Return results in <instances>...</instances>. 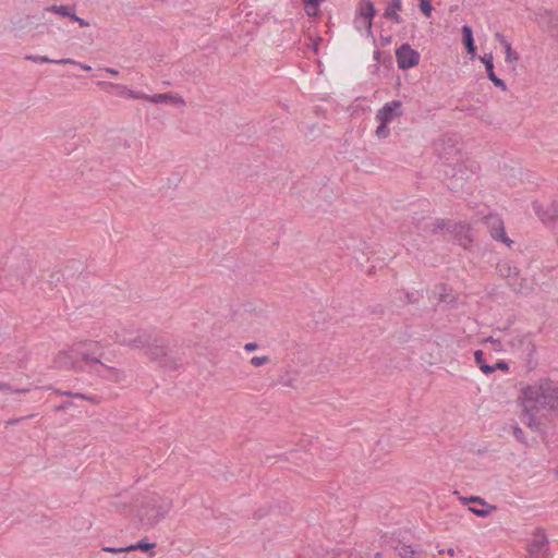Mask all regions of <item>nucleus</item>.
<instances>
[{
  "mask_svg": "<svg viewBox=\"0 0 558 558\" xmlns=\"http://www.w3.org/2000/svg\"><path fill=\"white\" fill-rule=\"evenodd\" d=\"M54 366L58 368L75 369L77 372H85V367L77 360L76 354L73 353V347L69 351L60 352L54 359Z\"/></svg>",
  "mask_w": 558,
  "mask_h": 558,
  "instance_id": "obj_12",
  "label": "nucleus"
},
{
  "mask_svg": "<svg viewBox=\"0 0 558 558\" xmlns=\"http://www.w3.org/2000/svg\"><path fill=\"white\" fill-rule=\"evenodd\" d=\"M33 272V260L23 250H13L5 262H0V276L11 277L25 283Z\"/></svg>",
  "mask_w": 558,
  "mask_h": 558,
  "instance_id": "obj_5",
  "label": "nucleus"
},
{
  "mask_svg": "<svg viewBox=\"0 0 558 558\" xmlns=\"http://www.w3.org/2000/svg\"><path fill=\"white\" fill-rule=\"evenodd\" d=\"M71 405H72V403H71V402H64L63 404L59 405V407L57 408V410H58V411H61V410H64L65 408L71 407Z\"/></svg>",
  "mask_w": 558,
  "mask_h": 558,
  "instance_id": "obj_52",
  "label": "nucleus"
},
{
  "mask_svg": "<svg viewBox=\"0 0 558 558\" xmlns=\"http://www.w3.org/2000/svg\"><path fill=\"white\" fill-rule=\"evenodd\" d=\"M25 417H17V418H11L7 422V424L9 425H14V424H17L20 423L22 420H24Z\"/></svg>",
  "mask_w": 558,
  "mask_h": 558,
  "instance_id": "obj_49",
  "label": "nucleus"
},
{
  "mask_svg": "<svg viewBox=\"0 0 558 558\" xmlns=\"http://www.w3.org/2000/svg\"><path fill=\"white\" fill-rule=\"evenodd\" d=\"M145 353L151 361L169 369H178L184 362V352L181 348H170L165 340L158 338H151Z\"/></svg>",
  "mask_w": 558,
  "mask_h": 558,
  "instance_id": "obj_4",
  "label": "nucleus"
},
{
  "mask_svg": "<svg viewBox=\"0 0 558 558\" xmlns=\"http://www.w3.org/2000/svg\"><path fill=\"white\" fill-rule=\"evenodd\" d=\"M258 343L256 342H248L244 345V350L247 351V352H252V351H255L258 349Z\"/></svg>",
  "mask_w": 558,
  "mask_h": 558,
  "instance_id": "obj_44",
  "label": "nucleus"
},
{
  "mask_svg": "<svg viewBox=\"0 0 558 558\" xmlns=\"http://www.w3.org/2000/svg\"><path fill=\"white\" fill-rule=\"evenodd\" d=\"M480 60L485 65L488 78L494 76V75H496L495 72H494V63H493V54L492 53H485L484 56H481Z\"/></svg>",
  "mask_w": 558,
  "mask_h": 558,
  "instance_id": "obj_26",
  "label": "nucleus"
},
{
  "mask_svg": "<svg viewBox=\"0 0 558 558\" xmlns=\"http://www.w3.org/2000/svg\"><path fill=\"white\" fill-rule=\"evenodd\" d=\"M53 62L60 63V64H76L77 65V62L73 59H60V60H53Z\"/></svg>",
  "mask_w": 558,
  "mask_h": 558,
  "instance_id": "obj_46",
  "label": "nucleus"
},
{
  "mask_svg": "<svg viewBox=\"0 0 558 558\" xmlns=\"http://www.w3.org/2000/svg\"><path fill=\"white\" fill-rule=\"evenodd\" d=\"M447 178V187L454 192H461L464 190V186L468 181V171L462 167H451L448 171H446Z\"/></svg>",
  "mask_w": 558,
  "mask_h": 558,
  "instance_id": "obj_9",
  "label": "nucleus"
},
{
  "mask_svg": "<svg viewBox=\"0 0 558 558\" xmlns=\"http://www.w3.org/2000/svg\"><path fill=\"white\" fill-rule=\"evenodd\" d=\"M59 281H60V274L59 272H53V274L50 275V280H49L50 284H57Z\"/></svg>",
  "mask_w": 558,
  "mask_h": 558,
  "instance_id": "obj_45",
  "label": "nucleus"
},
{
  "mask_svg": "<svg viewBox=\"0 0 558 558\" xmlns=\"http://www.w3.org/2000/svg\"><path fill=\"white\" fill-rule=\"evenodd\" d=\"M126 96L133 98V99H144V100H147L148 101V95L146 94H141V93H137L135 90H132V89H129L126 90Z\"/></svg>",
  "mask_w": 558,
  "mask_h": 558,
  "instance_id": "obj_37",
  "label": "nucleus"
},
{
  "mask_svg": "<svg viewBox=\"0 0 558 558\" xmlns=\"http://www.w3.org/2000/svg\"><path fill=\"white\" fill-rule=\"evenodd\" d=\"M405 298H407V301L409 303H413L414 302L413 299H412V294L411 293H407Z\"/></svg>",
  "mask_w": 558,
  "mask_h": 558,
  "instance_id": "obj_56",
  "label": "nucleus"
},
{
  "mask_svg": "<svg viewBox=\"0 0 558 558\" xmlns=\"http://www.w3.org/2000/svg\"><path fill=\"white\" fill-rule=\"evenodd\" d=\"M73 353L76 354L77 360L85 367V372L96 374L99 377H105L104 371L118 374V369L108 366L100 360L102 351L97 342L84 341L76 343L73 345Z\"/></svg>",
  "mask_w": 558,
  "mask_h": 558,
  "instance_id": "obj_3",
  "label": "nucleus"
},
{
  "mask_svg": "<svg viewBox=\"0 0 558 558\" xmlns=\"http://www.w3.org/2000/svg\"><path fill=\"white\" fill-rule=\"evenodd\" d=\"M513 436L520 442H524L525 441L524 433H523V430L519 426H514L513 427Z\"/></svg>",
  "mask_w": 558,
  "mask_h": 558,
  "instance_id": "obj_43",
  "label": "nucleus"
},
{
  "mask_svg": "<svg viewBox=\"0 0 558 558\" xmlns=\"http://www.w3.org/2000/svg\"><path fill=\"white\" fill-rule=\"evenodd\" d=\"M173 507L169 497L153 494L142 502L137 510V518L145 527H154L163 520Z\"/></svg>",
  "mask_w": 558,
  "mask_h": 558,
  "instance_id": "obj_2",
  "label": "nucleus"
},
{
  "mask_svg": "<svg viewBox=\"0 0 558 558\" xmlns=\"http://www.w3.org/2000/svg\"><path fill=\"white\" fill-rule=\"evenodd\" d=\"M375 558H381V553H377V554L375 555Z\"/></svg>",
  "mask_w": 558,
  "mask_h": 558,
  "instance_id": "obj_60",
  "label": "nucleus"
},
{
  "mask_svg": "<svg viewBox=\"0 0 558 558\" xmlns=\"http://www.w3.org/2000/svg\"><path fill=\"white\" fill-rule=\"evenodd\" d=\"M490 235L497 241H501L510 246L513 242L506 235L505 228L502 226L501 220L498 218L492 219V230Z\"/></svg>",
  "mask_w": 558,
  "mask_h": 558,
  "instance_id": "obj_18",
  "label": "nucleus"
},
{
  "mask_svg": "<svg viewBox=\"0 0 558 558\" xmlns=\"http://www.w3.org/2000/svg\"><path fill=\"white\" fill-rule=\"evenodd\" d=\"M379 125L377 126L376 129V135L379 137V138H386L390 131L389 129L387 128V124L388 123H384L383 121H379Z\"/></svg>",
  "mask_w": 558,
  "mask_h": 558,
  "instance_id": "obj_34",
  "label": "nucleus"
},
{
  "mask_svg": "<svg viewBox=\"0 0 558 558\" xmlns=\"http://www.w3.org/2000/svg\"><path fill=\"white\" fill-rule=\"evenodd\" d=\"M430 1L432 0H420V10L426 17H429L433 11Z\"/></svg>",
  "mask_w": 558,
  "mask_h": 558,
  "instance_id": "obj_32",
  "label": "nucleus"
},
{
  "mask_svg": "<svg viewBox=\"0 0 558 558\" xmlns=\"http://www.w3.org/2000/svg\"><path fill=\"white\" fill-rule=\"evenodd\" d=\"M521 421L531 428L538 429L543 410H558V388L548 380L527 386L523 390Z\"/></svg>",
  "mask_w": 558,
  "mask_h": 558,
  "instance_id": "obj_1",
  "label": "nucleus"
},
{
  "mask_svg": "<svg viewBox=\"0 0 558 558\" xmlns=\"http://www.w3.org/2000/svg\"><path fill=\"white\" fill-rule=\"evenodd\" d=\"M360 16L364 19L368 31L372 29V20L376 14L375 7L371 0H362L359 10Z\"/></svg>",
  "mask_w": 558,
  "mask_h": 558,
  "instance_id": "obj_17",
  "label": "nucleus"
},
{
  "mask_svg": "<svg viewBox=\"0 0 558 558\" xmlns=\"http://www.w3.org/2000/svg\"><path fill=\"white\" fill-rule=\"evenodd\" d=\"M402 9V0H391L384 12V17L391 20L396 24L402 23V17L398 14Z\"/></svg>",
  "mask_w": 558,
  "mask_h": 558,
  "instance_id": "obj_19",
  "label": "nucleus"
},
{
  "mask_svg": "<svg viewBox=\"0 0 558 558\" xmlns=\"http://www.w3.org/2000/svg\"><path fill=\"white\" fill-rule=\"evenodd\" d=\"M151 338L153 337L146 332H141L135 336H132L129 332H122L117 333L116 341L119 342L120 344L128 345L134 349L147 350Z\"/></svg>",
  "mask_w": 558,
  "mask_h": 558,
  "instance_id": "obj_10",
  "label": "nucleus"
},
{
  "mask_svg": "<svg viewBox=\"0 0 558 558\" xmlns=\"http://www.w3.org/2000/svg\"><path fill=\"white\" fill-rule=\"evenodd\" d=\"M104 70L107 72V73H110L112 75H117L119 72L113 69V68H104Z\"/></svg>",
  "mask_w": 558,
  "mask_h": 558,
  "instance_id": "obj_50",
  "label": "nucleus"
},
{
  "mask_svg": "<svg viewBox=\"0 0 558 558\" xmlns=\"http://www.w3.org/2000/svg\"><path fill=\"white\" fill-rule=\"evenodd\" d=\"M415 225L418 230L423 232H427L430 234H438L442 232L444 230H449L450 223L448 220L445 219H434L430 221H425V219L422 217L421 219H417L415 221Z\"/></svg>",
  "mask_w": 558,
  "mask_h": 558,
  "instance_id": "obj_14",
  "label": "nucleus"
},
{
  "mask_svg": "<svg viewBox=\"0 0 558 558\" xmlns=\"http://www.w3.org/2000/svg\"><path fill=\"white\" fill-rule=\"evenodd\" d=\"M77 65L83 69L84 71H92V66L90 65H87V64H84V63H78L77 62Z\"/></svg>",
  "mask_w": 558,
  "mask_h": 558,
  "instance_id": "obj_51",
  "label": "nucleus"
},
{
  "mask_svg": "<svg viewBox=\"0 0 558 558\" xmlns=\"http://www.w3.org/2000/svg\"><path fill=\"white\" fill-rule=\"evenodd\" d=\"M396 58L399 69L408 70L418 64L421 56L409 44H402L396 50Z\"/></svg>",
  "mask_w": 558,
  "mask_h": 558,
  "instance_id": "obj_8",
  "label": "nucleus"
},
{
  "mask_svg": "<svg viewBox=\"0 0 558 558\" xmlns=\"http://www.w3.org/2000/svg\"><path fill=\"white\" fill-rule=\"evenodd\" d=\"M462 40H463V45H464L468 53L471 54L472 57H474L476 48L474 45L473 31H472L471 26H469V25L462 26Z\"/></svg>",
  "mask_w": 558,
  "mask_h": 558,
  "instance_id": "obj_22",
  "label": "nucleus"
},
{
  "mask_svg": "<svg viewBox=\"0 0 558 558\" xmlns=\"http://www.w3.org/2000/svg\"><path fill=\"white\" fill-rule=\"evenodd\" d=\"M66 17L70 21L77 23L81 27H88L89 26V22H87L86 20L77 16L75 14V11H71Z\"/></svg>",
  "mask_w": 558,
  "mask_h": 558,
  "instance_id": "obj_33",
  "label": "nucleus"
},
{
  "mask_svg": "<svg viewBox=\"0 0 558 558\" xmlns=\"http://www.w3.org/2000/svg\"><path fill=\"white\" fill-rule=\"evenodd\" d=\"M489 80L494 83L495 86L501 88L502 90H507V85L501 78L494 75L489 77Z\"/></svg>",
  "mask_w": 558,
  "mask_h": 558,
  "instance_id": "obj_42",
  "label": "nucleus"
},
{
  "mask_svg": "<svg viewBox=\"0 0 558 558\" xmlns=\"http://www.w3.org/2000/svg\"><path fill=\"white\" fill-rule=\"evenodd\" d=\"M461 501L465 505V504H469V502H472V504H478V505H483L485 506L486 505V501L478 497V496H471L469 498L466 497H461Z\"/></svg>",
  "mask_w": 558,
  "mask_h": 558,
  "instance_id": "obj_36",
  "label": "nucleus"
},
{
  "mask_svg": "<svg viewBox=\"0 0 558 558\" xmlns=\"http://www.w3.org/2000/svg\"><path fill=\"white\" fill-rule=\"evenodd\" d=\"M447 553L450 555V556H453L454 555V549L453 548H449L447 550Z\"/></svg>",
  "mask_w": 558,
  "mask_h": 558,
  "instance_id": "obj_58",
  "label": "nucleus"
},
{
  "mask_svg": "<svg viewBox=\"0 0 558 558\" xmlns=\"http://www.w3.org/2000/svg\"><path fill=\"white\" fill-rule=\"evenodd\" d=\"M506 52V61L509 63H515L519 60V54L512 49L510 43L504 45Z\"/></svg>",
  "mask_w": 558,
  "mask_h": 558,
  "instance_id": "obj_28",
  "label": "nucleus"
},
{
  "mask_svg": "<svg viewBox=\"0 0 558 558\" xmlns=\"http://www.w3.org/2000/svg\"><path fill=\"white\" fill-rule=\"evenodd\" d=\"M400 558H422L424 550L421 546L407 545L402 542H397L390 545Z\"/></svg>",
  "mask_w": 558,
  "mask_h": 558,
  "instance_id": "obj_15",
  "label": "nucleus"
},
{
  "mask_svg": "<svg viewBox=\"0 0 558 558\" xmlns=\"http://www.w3.org/2000/svg\"><path fill=\"white\" fill-rule=\"evenodd\" d=\"M0 390L2 391H13V392H20V393H25L28 391V389H12L10 387V385L5 384V383H2L0 381Z\"/></svg>",
  "mask_w": 558,
  "mask_h": 558,
  "instance_id": "obj_41",
  "label": "nucleus"
},
{
  "mask_svg": "<svg viewBox=\"0 0 558 558\" xmlns=\"http://www.w3.org/2000/svg\"><path fill=\"white\" fill-rule=\"evenodd\" d=\"M27 60H32L34 62H43V63H51L53 60L49 59L48 57L44 56H27Z\"/></svg>",
  "mask_w": 558,
  "mask_h": 558,
  "instance_id": "obj_39",
  "label": "nucleus"
},
{
  "mask_svg": "<svg viewBox=\"0 0 558 558\" xmlns=\"http://www.w3.org/2000/svg\"><path fill=\"white\" fill-rule=\"evenodd\" d=\"M485 341H488L494 344L495 349L498 350V347L500 344L499 339H495L494 337H488Z\"/></svg>",
  "mask_w": 558,
  "mask_h": 558,
  "instance_id": "obj_48",
  "label": "nucleus"
},
{
  "mask_svg": "<svg viewBox=\"0 0 558 558\" xmlns=\"http://www.w3.org/2000/svg\"><path fill=\"white\" fill-rule=\"evenodd\" d=\"M495 38L504 46L509 43L501 33H496Z\"/></svg>",
  "mask_w": 558,
  "mask_h": 558,
  "instance_id": "obj_47",
  "label": "nucleus"
},
{
  "mask_svg": "<svg viewBox=\"0 0 558 558\" xmlns=\"http://www.w3.org/2000/svg\"><path fill=\"white\" fill-rule=\"evenodd\" d=\"M439 300H440V302H451L452 301V299L449 300L448 295H445V294H441Z\"/></svg>",
  "mask_w": 558,
  "mask_h": 558,
  "instance_id": "obj_54",
  "label": "nucleus"
},
{
  "mask_svg": "<svg viewBox=\"0 0 558 558\" xmlns=\"http://www.w3.org/2000/svg\"><path fill=\"white\" fill-rule=\"evenodd\" d=\"M61 395L73 397V398H76V399L87 400V401H89L92 403H95V404L99 402L98 398L95 397V396H87V395H84V393H73L71 391H63V392H61Z\"/></svg>",
  "mask_w": 558,
  "mask_h": 558,
  "instance_id": "obj_29",
  "label": "nucleus"
},
{
  "mask_svg": "<svg viewBox=\"0 0 558 558\" xmlns=\"http://www.w3.org/2000/svg\"><path fill=\"white\" fill-rule=\"evenodd\" d=\"M545 19L548 23V28L558 34V15H555L550 12H546Z\"/></svg>",
  "mask_w": 558,
  "mask_h": 558,
  "instance_id": "obj_30",
  "label": "nucleus"
},
{
  "mask_svg": "<svg viewBox=\"0 0 558 558\" xmlns=\"http://www.w3.org/2000/svg\"><path fill=\"white\" fill-rule=\"evenodd\" d=\"M45 11L66 17L71 11H75V7L66 5V4H60V5L52 4V5L45 8Z\"/></svg>",
  "mask_w": 558,
  "mask_h": 558,
  "instance_id": "obj_23",
  "label": "nucleus"
},
{
  "mask_svg": "<svg viewBox=\"0 0 558 558\" xmlns=\"http://www.w3.org/2000/svg\"><path fill=\"white\" fill-rule=\"evenodd\" d=\"M155 547H156L155 543H149L146 539H141L136 544L126 546V549L129 550V553L133 551V550H137V549L143 550V551H148Z\"/></svg>",
  "mask_w": 558,
  "mask_h": 558,
  "instance_id": "obj_25",
  "label": "nucleus"
},
{
  "mask_svg": "<svg viewBox=\"0 0 558 558\" xmlns=\"http://www.w3.org/2000/svg\"><path fill=\"white\" fill-rule=\"evenodd\" d=\"M102 551L110 553V554H120V553H129V550L125 547H110V546H104Z\"/></svg>",
  "mask_w": 558,
  "mask_h": 558,
  "instance_id": "obj_38",
  "label": "nucleus"
},
{
  "mask_svg": "<svg viewBox=\"0 0 558 558\" xmlns=\"http://www.w3.org/2000/svg\"><path fill=\"white\" fill-rule=\"evenodd\" d=\"M556 473L558 474V465H557V469H556Z\"/></svg>",
  "mask_w": 558,
  "mask_h": 558,
  "instance_id": "obj_62",
  "label": "nucleus"
},
{
  "mask_svg": "<svg viewBox=\"0 0 558 558\" xmlns=\"http://www.w3.org/2000/svg\"><path fill=\"white\" fill-rule=\"evenodd\" d=\"M295 378L294 377H282L280 380H279V384L283 387H294V383H295Z\"/></svg>",
  "mask_w": 558,
  "mask_h": 558,
  "instance_id": "obj_40",
  "label": "nucleus"
},
{
  "mask_svg": "<svg viewBox=\"0 0 558 558\" xmlns=\"http://www.w3.org/2000/svg\"><path fill=\"white\" fill-rule=\"evenodd\" d=\"M318 45H319L318 43H315V44L313 45V49H314V51H315V52H317V51H318Z\"/></svg>",
  "mask_w": 558,
  "mask_h": 558,
  "instance_id": "obj_57",
  "label": "nucleus"
},
{
  "mask_svg": "<svg viewBox=\"0 0 558 558\" xmlns=\"http://www.w3.org/2000/svg\"><path fill=\"white\" fill-rule=\"evenodd\" d=\"M533 209L541 221L549 227H555L558 221V202L551 201L546 204L538 201L533 202Z\"/></svg>",
  "mask_w": 558,
  "mask_h": 558,
  "instance_id": "obj_7",
  "label": "nucleus"
},
{
  "mask_svg": "<svg viewBox=\"0 0 558 558\" xmlns=\"http://www.w3.org/2000/svg\"><path fill=\"white\" fill-rule=\"evenodd\" d=\"M401 101L392 100L387 102L383 108H380L376 114V119L378 121H383L384 123L391 122L395 118H398L402 114L401 111Z\"/></svg>",
  "mask_w": 558,
  "mask_h": 558,
  "instance_id": "obj_13",
  "label": "nucleus"
},
{
  "mask_svg": "<svg viewBox=\"0 0 558 558\" xmlns=\"http://www.w3.org/2000/svg\"><path fill=\"white\" fill-rule=\"evenodd\" d=\"M454 238L458 240L459 244L464 248H470L472 244V235L470 228L465 225H454L453 230L451 231Z\"/></svg>",
  "mask_w": 558,
  "mask_h": 558,
  "instance_id": "obj_16",
  "label": "nucleus"
},
{
  "mask_svg": "<svg viewBox=\"0 0 558 558\" xmlns=\"http://www.w3.org/2000/svg\"><path fill=\"white\" fill-rule=\"evenodd\" d=\"M380 54H381V53H380V51H375V53H374V58H375V60H376L377 62H379V61H380Z\"/></svg>",
  "mask_w": 558,
  "mask_h": 558,
  "instance_id": "obj_55",
  "label": "nucleus"
},
{
  "mask_svg": "<svg viewBox=\"0 0 558 558\" xmlns=\"http://www.w3.org/2000/svg\"><path fill=\"white\" fill-rule=\"evenodd\" d=\"M270 359L269 356L267 355H264V356H253L251 359V364L255 367H259L262 365H265L267 363H269Z\"/></svg>",
  "mask_w": 558,
  "mask_h": 558,
  "instance_id": "obj_35",
  "label": "nucleus"
},
{
  "mask_svg": "<svg viewBox=\"0 0 558 558\" xmlns=\"http://www.w3.org/2000/svg\"><path fill=\"white\" fill-rule=\"evenodd\" d=\"M497 268L515 293H529L532 291L531 282L526 278L520 277V271L517 267H512L508 263H501L498 264Z\"/></svg>",
  "mask_w": 558,
  "mask_h": 558,
  "instance_id": "obj_6",
  "label": "nucleus"
},
{
  "mask_svg": "<svg viewBox=\"0 0 558 558\" xmlns=\"http://www.w3.org/2000/svg\"><path fill=\"white\" fill-rule=\"evenodd\" d=\"M97 85L101 89H104L106 92H110L111 89H116V90H118V93L120 95H125L126 90H128L126 86L120 85V84L110 83V82H99Z\"/></svg>",
  "mask_w": 558,
  "mask_h": 558,
  "instance_id": "obj_24",
  "label": "nucleus"
},
{
  "mask_svg": "<svg viewBox=\"0 0 558 558\" xmlns=\"http://www.w3.org/2000/svg\"><path fill=\"white\" fill-rule=\"evenodd\" d=\"M148 101L155 102V104H163V102H170L173 105H180L184 106L185 100L181 96H173L171 94H155V95H148Z\"/></svg>",
  "mask_w": 558,
  "mask_h": 558,
  "instance_id": "obj_20",
  "label": "nucleus"
},
{
  "mask_svg": "<svg viewBox=\"0 0 558 558\" xmlns=\"http://www.w3.org/2000/svg\"><path fill=\"white\" fill-rule=\"evenodd\" d=\"M324 0H303L305 5V11L308 16H315L318 12V5Z\"/></svg>",
  "mask_w": 558,
  "mask_h": 558,
  "instance_id": "obj_27",
  "label": "nucleus"
},
{
  "mask_svg": "<svg viewBox=\"0 0 558 558\" xmlns=\"http://www.w3.org/2000/svg\"><path fill=\"white\" fill-rule=\"evenodd\" d=\"M555 235H556V239H557V242H558V230L555 231Z\"/></svg>",
  "mask_w": 558,
  "mask_h": 558,
  "instance_id": "obj_61",
  "label": "nucleus"
},
{
  "mask_svg": "<svg viewBox=\"0 0 558 558\" xmlns=\"http://www.w3.org/2000/svg\"><path fill=\"white\" fill-rule=\"evenodd\" d=\"M494 510H496L495 506H489L487 509H477V508H472V507L469 508V511H471L472 513H474L475 515L481 517V518L487 517Z\"/></svg>",
  "mask_w": 558,
  "mask_h": 558,
  "instance_id": "obj_31",
  "label": "nucleus"
},
{
  "mask_svg": "<svg viewBox=\"0 0 558 558\" xmlns=\"http://www.w3.org/2000/svg\"><path fill=\"white\" fill-rule=\"evenodd\" d=\"M547 536L542 529L534 533L532 543L529 545V558H547Z\"/></svg>",
  "mask_w": 558,
  "mask_h": 558,
  "instance_id": "obj_11",
  "label": "nucleus"
},
{
  "mask_svg": "<svg viewBox=\"0 0 558 558\" xmlns=\"http://www.w3.org/2000/svg\"><path fill=\"white\" fill-rule=\"evenodd\" d=\"M475 361L478 364L481 371L485 374H492L496 369H508V364L505 361L497 362L494 366H490L488 364H482V356L483 352L481 350L475 351L474 353Z\"/></svg>",
  "mask_w": 558,
  "mask_h": 558,
  "instance_id": "obj_21",
  "label": "nucleus"
},
{
  "mask_svg": "<svg viewBox=\"0 0 558 558\" xmlns=\"http://www.w3.org/2000/svg\"><path fill=\"white\" fill-rule=\"evenodd\" d=\"M244 311H245V312H254V311H255V307H253V305H252V304H247V305H245V306H244Z\"/></svg>",
  "mask_w": 558,
  "mask_h": 558,
  "instance_id": "obj_53",
  "label": "nucleus"
},
{
  "mask_svg": "<svg viewBox=\"0 0 558 558\" xmlns=\"http://www.w3.org/2000/svg\"><path fill=\"white\" fill-rule=\"evenodd\" d=\"M123 146H124L125 148H130V147H131V145H130V143H129L128 141H124V142H123Z\"/></svg>",
  "mask_w": 558,
  "mask_h": 558,
  "instance_id": "obj_59",
  "label": "nucleus"
}]
</instances>
